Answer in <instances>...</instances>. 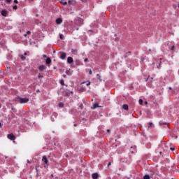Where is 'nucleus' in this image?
I'll return each mask as SVG.
<instances>
[{
  "label": "nucleus",
  "instance_id": "7c9ffc66",
  "mask_svg": "<svg viewBox=\"0 0 179 179\" xmlns=\"http://www.w3.org/2000/svg\"><path fill=\"white\" fill-rule=\"evenodd\" d=\"M87 86H90V82H88V83H87Z\"/></svg>",
  "mask_w": 179,
  "mask_h": 179
},
{
  "label": "nucleus",
  "instance_id": "ddd939ff",
  "mask_svg": "<svg viewBox=\"0 0 179 179\" xmlns=\"http://www.w3.org/2000/svg\"><path fill=\"white\" fill-rule=\"evenodd\" d=\"M97 107H99V104L94 103L93 106H92V109L95 110V108H97Z\"/></svg>",
  "mask_w": 179,
  "mask_h": 179
},
{
  "label": "nucleus",
  "instance_id": "79ce46f5",
  "mask_svg": "<svg viewBox=\"0 0 179 179\" xmlns=\"http://www.w3.org/2000/svg\"><path fill=\"white\" fill-rule=\"evenodd\" d=\"M1 104H0V108H1Z\"/></svg>",
  "mask_w": 179,
  "mask_h": 179
},
{
  "label": "nucleus",
  "instance_id": "9b49d317",
  "mask_svg": "<svg viewBox=\"0 0 179 179\" xmlns=\"http://www.w3.org/2000/svg\"><path fill=\"white\" fill-rule=\"evenodd\" d=\"M66 75H72V73H73V71L69 69L66 71Z\"/></svg>",
  "mask_w": 179,
  "mask_h": 179
},
{
  "label": "nucleus",
  "instance_id": "4be33fe9",
  "mask_svg": "<svg viewBox=\"0 0 179 179\" xmlns=\"http://www.w3.org/2000/svg\"><path fill=\"white\" fill-rule=\"evenodd\" d=\"M59 107H64V103H60L59 104Z\"/></svg>",
  "mask_w": 179,
  "mask_h": 179
},
{
  "label": "nucleus",
  "instance_id": "1a4fd4ad",
  "mask_svg": "<svg viewBox=\"0 0 179 179\" xmlns=\"http://www.w3.org/2000/svg\"><path fill=\"white\" fill-rule=\"evenodd\" d=\"M56 23H57V24H61V23H62V18H57L56 20Z\"/></svg>",
  "mask_w": 179,
  "mask_h": 179
},
{
  "label": "nucleus",
  "instance_id": "b1692460",
  "mask_svg": "<svg viewBox=\"0 0 179 179\" xmlns=\"http://www.w3.org/2000/svg\"><path fill=\"white\" fill-rule=\"evenodd\" d=\"M152 123H149L148 128H150L152 127Z\"/></svg>",
  "mask_w": 179,
  "mask_h": 179
},
{
  "label": "nucleus",
  "instance_id": "0eeeda50",
  "mask_svg": "<svg viewBox=\"0 0 179 179\" xmlns=\"http://www.w3.org/2000/svg\"><path fill=\"white\" fill-rule=\"evenodd\" d=\"M69 3L70 5H76V0H69Z\"/></svg>",
  "mask_w": 179,
  "mask_h": 179
},
{
  "label": "nucleus",
  "instance_id": "37998d69",
  "mask_svg": "<svg viewBox=\"0 0 179 179\" xmlns=\"http://www.w3.org/2000/svg\"><path fill=\"white\" fill-rule=\"evenodd\" d=\"M0 127H1V123H0Z\"/></svg>",
  "mask_w": 179,
  "mask_h": 179
},
{
  "label": "nucleus",
  "instance_id": "a19ab883",
  "mask_svg": "<svg viewBox=\"0 0 179 179\" xmlns=\"http://www.w3.org/2000/svg\"><path fill=\"white\" fill-rule=\"evenodd\" d=\"M145 104H148V102H147V101H145Z\"/></svg>",
  "mask_w": 179,
  "mask_h": 179
},
{
  "label": "nucleus",
  "instance_id": "f704fd0d",
  "mask_svg": "<svg viewBox=\"0 0 179 179\" xmlns=\"http://www.w3.org/2000/svg\"><path fill=\"white\" fill-rule=\"evenodd\" d=\"M27 34H30V31H28L27 32Z\"/></svg>",
  "mask_w": 179,
  "mask_h": 179
},
{
  "label": "nucleus",
  "instance_id": "58836bf2",
  "mask_svg": "<svg viewBox=\"0 0 179 179\" xmlns=\"http://www.w3.org/2000/svg\"><path fill=\"white\" fill-rule=\"evenodd\" d=\"M24 55H27V52H25V53L24 54Z\"/></svg>",
  "mask_w": 179,
  "mask_h": 179
},
{
  "label": "nucleus",
  "instance_id": "6ab92c4d",
  "mask_svg": "<svg viewBox=\"0 0 179 179\" xmlns=\"http://www.w3.org/2000/svg\"><path fill=\"white\" fill-rule=\"evenodd\" d=\"M60 84H61L62 86H64L65 85V83L64 82V80H62L60 81Z\"/></svg>",
  "mask_w": 179,
  "mask_h": 179
},
{
  "label": "nucleus",
  "instance_id": "a211bd4d",
  "mask_svg": "<svg viewBox=\"0 0 179 179\" xmlns=\"http://www.w3.org/2000/svg\"><path fill=\"white\" fill-rule=\"evenodd\" d=\"M60 3H62V5H64V6L67 5L68 3V2L66 1H60Z\"/></svg>",
  "mask_w": 179,
  "mask_h": 179
},
{
  "label": "nucleus",
  "instance_id": "f8f14e48",
  "mask_svg": "<svg viewBox=\"0 0 179 179\" xmlns=\"http://www.w3.org/2000/svg\"><path fill=\"white\" fill-rule=\"evenodd\" d=\"M1 15H2L3 16H6V15H8V12H7L6 10H3L1 11Z\"/></svg>",
  "mask_w": 179,
  "mask_h": 179
},
{
  "label": "nucleus",
  "instance_id": "412c9836",
  "mask_svg": "<svg viewBox=\"0 0 179 179\" xmlns=\"http://www.w3.org/2000/svg\"><path fill=\"white\" fill-rule=\"evenodd\" d=\"M59 37H60V39H61V40H64V34H59Z\"/></svg>",
  "mask_w": 179,
  "mask_h": 179
},
{
  "label": "nucleus",
  "instance_id": "7ed1b4c3",
  "mask_svg": "<svg viewBox=\"0 0 179 179\" xmlns=\"http://www.w3.org/2000/svg\"><path fill=\"white\" fill-rule=\"evenodd\" d=\"M8 139H10V141H15L16 139V136L13 135V134H10L7 136Z\"/></svg>",
  "mask_w": 179,
  "mask_h": 179
},
{
  "label": "nucleus",
  "instance_id": "473e14b6",
  "mask_svg": "<svg viewBox=\"0 0 179 179\" xmlns=\"http://www.w3.org/2000/svg\"><path fill=\"white\" fill-rule=\"evenodd\" d=\"M38 78H43V76H41V75H38Z\"/></svg>",
  "mask_w": 179,
  "mask_h": 179
},
{
  "label": "nucleus",
  "instance_id": "aec40b11",
  "mask_svg": "<svg viewBox=\"0 0 179 179\" xmlns=\"http://www.w3.org/2000/svg\"><path fill=\"white\" fill-rule=\"evenodd\" d=\"M138 103L141 106H142V104H143V100L139 99Z\"/></svg>",
  "mask_w": 179,
  "mask_h": 179
},
{
  "label": "nucleus",
  "instance_id": "bb28decb",
  "mask_svg": "<svg viewBox=\"0 0 179 179\" xmlns=\"http://www.w3.org/2000/svg\"><path fill=\"white\" fill-rule=\"evenodd\" d=\"M85 62H87V61H89V59H87V58H86V59H85Z\"/></svg>",
  "mask_w": 179,
  "mask_h": 179
},
{
  "label": "nucleus",
  "instance_id": "393cba45",
  "mask_svg": "<svg viewBox=\"0 0 179 179\" xmlns=\"http://www.w3.org/2000/svg\"><path fill=\"white\" fill-rule=\"evenodd\" d=\"M14 3H19V1H17V0H14Z\"/></svg>",
  "mask_w": 179,
  "mask_h": 179
},
{
  "label": "nucleus",
  "instance_id": "c9c22d12",
  "mask_svg": "<svg viewBox=\"0 0 179 179\" xmlns=\"http://www.w3.org/2000/svg\"><path fill=\"white\" fill-rule=\"evenodd\" d=\"M12 0H6L7 2H10Z\"/></svg>",
  "mask_w": 179,
  "mask_h": 179
},
{
  "label": "nucleus",
  "instance_id": "a878e982",
  "mask_svg": "<svg viewBox=\"0 0 179 179\" xmlns=\"http://www.w3.org/2000/svg\"><path fill=\"white\" fill-rule=\"evenodd\" d=\"M13 9H17V6H14Z\"/></svg>",
  "mask_w": 179,
  "mask_h": 179
},
{
  "label": "nucleus",
  "instance_id": "c85d7f7f",
  "mask_svg": "<svg viewBox=\"0 0 179 179\" xmlns=\"http://www.w3.org/2000/svg\"><path fill=\"white\" fill-rule=\"evenodd\" d=\"M110 166H111V162H109V163L108 164V167H110Z\"/></svg>",
  "mask_w": 179,
  "mask_h": 179
},
{
  "label": "nucleus",
  "instance_id": "ea45409f",
  "mask_svg": "<svg viewBox=\"0 0 179 179\" xmlns=\"http://www.w3.org/2000/svg\"><path fill=\"white\" fill-rule=\"evenodd\" d=\"M107 132H110V129H108V130H107Z\"/></svg>",
  "mask_w": 179,
  "mask_h": 179
},
{
  "label": "nucleus",
  "instance_id": "5701e85b",
  "mask_svg": "<svg viewBox=\"0 0 179 179\" xmlns=\"http://www.w3.org/2000/svg\"><path fill=\"white\" fill-rule=\"evenodd\" d=\"M92 73H93V72L92 71V70H90L89 75H92Z\"/></svg>",
  "mask_w": 179,
  "mask_h": 179
},
{
  "label": "nucleus",
  "instance_id": "e433bc0d",
  "mask_svg": "<svg viewBox=\"0 0 179 179\" xmlns=\"http://www.w3.org/2000/svg\"><path fill=\"white\" fill-rule=\"evenodd\" d=\"M24 36V37H27V34H25Z\"/></svg>",
  "mask_w": 179,
  "mask_h": 179
},
{
  "label": "nucleus",
  "instance_id": "f03ea898",
  "mask_svg": "<svg viewBox=\"0 0 179 179\" xmlns=\"http://www.w3.org/2000/svg\"><path fill=\"white\" fill-rule=\"evenodd\" d=\"M42 162L43 163H45V164H47V165H45L44 167H48V159H47V157L45 156H43V158H42Z\"/></svg>",
  "mask_w": 179,
  "mask_h": 179
},
{
  "label": "nucleus",
  "instance_id": "423d86ee",
  "mask_svg": "<svg viewBox=\"0 0 179 179\" xmlns=\"http://www.w3.org/2000/svg\"><path fill=\"white\" fill-rule=\"evenodd\" d=\"M61 59H65L66 58V53L62 52L60 56Z\"/></svg>",
  "mask_w": 179,
  "mask_h": 179
},
{
  "label": "nucleus",
  "instance_id": "4468645a",
  "mask_svg": "<svg viewBox=\"0 0 179 179\" xmlns=\"http://www.w3.org/2000/svg\"><path fill=\"white\" fill-rule=\"evenodd\" d=\"M98 177H99V174L98 173H94L92 175V178H94V179H96V178H98Z\"/></svg>",
  "mask_w": 179,
  "mask_h": 179
},
{
  "label": "nucleus",
  "instance_id": "cd10ccee",
  "mask_svg": "<svg viewBox=\"0 0 179 179\" xmlns=\"http://www.w3.org/2000/svg\"><path fill=\"white\" fill-rule=\"evenodd\" d=\"M73 51L74 54H78V51H76V50H73Z\"/></svg>",
  "mask_w": 179,
  "mask_h": 179
},
{
  "label": "nucleus",
  "instance_id": "2eb2a0df",
  "mask_svg": "<svg viewBox=\"0 0 179 179\" xmlns=\"http://www.w3.org/2000/svg\"><path fill=\"white\" fill-rule=\"evenodd\" d=\"M122 108H123L124 110H126L127 111H128V106H127V104H124V105L122 106Z\"/></svg>",
  "mask_w": 179,
  "mask_h": 179
},
{
  "label": "nucleus",
  "instance_id": "dca6fc26",
  "mask_svg": "<svg viewBox=\"0 0 179 179\" xmlns=\"http://www.w3.org/2000/svg\"><path fill=\"white\" fill-rule=\"evenodd\" d=\"M20 57L22 61H24V59H26V57L23 56V55H20Z\"/></svg>",
  "mask_w": 179,
  "mask_h": 179
},
{
  "label": "nucleus",
  "instance_id": "72a5a7b5",
  "mask_svg": "<svg viewBox=\"0 0 179 179\" xmlns=\"http://www.w3.org/2000/svg\"><path fill=\"white\" fill-rule=\"evenodd\" d=\"M171 50L174 51V46H172Z\"/></svg>",
  "mask_w": 179,
  "mask_h": 179
},
{
  "label": "nucleus",
  "instance_id": "20e7f679",
  "mask_svg": "<svg viewBox=\"0 0 179 179\" xmlns=\"http://www.w3.org/2000/svg\"><path fill=\"white\" fill-rule=\"evenodd\" d=\"M47 67H45L44 65H40L38 66V70L40 71V72H44V71H45Z\"/></svg>",
  "mask_w": 179,
  "mask_h": 179
},
{
  "label": "nucleus",
  "instance_id": "4c0bfd02",
  "mask_svg": "<svg viewBox=\"0 0 179 179\" xmlns=\"http://www.w3.org/2000/svg\"><path fill=\"white\" fill-rule=\"evenodd\" d=\"M171 150H174V148H171Z\"/></svg>",
  "mask_w": 179,
  "mask_h": 179
},
{
  "label": "nucleus",
  "instance_id": "c756f323",
  "mask_svg": "<svg viewBox=\"0 0 179 179\" xmlns=\"http://www.w3.org/2000/svg\"><path fill=\"white\" fill-rule=\"evenodd\" d=\"M96 76L99 78V79L100 80V74H97Z\"/></svg>",
  "mask_w": 179,
  "mask_h": 179
},
{
  "label": "nucleus",
  "instance_id": "f257e3e1",
  "mask_svg": "<svg viewBox=\"0 0 179 179\" xmlns=\"http://www.w3.org/2000/svg\"><path fill=\"white\" fill-rule=\"evenodd\" d=\"M17 101L18 103H20V104H23L24 103H29V98L18 97Z\"/></svg>",
  "mask_w": 179,
  "mask_h": 179
},
{
  "label": "nucleus",
  "instance_id": "39448f33",
  "mask_svg": "<svg viewBox=\"0 0 179 179\" xmlns=\"http://www.w3.org/2000/svg\"><path fill=\"white\" fill-rule=\"evenodd\" d=\"M65 96H71V94H73V92L69 91V90H66L64 92Z\"/></svg>",
  "mask_w": 179,
  "mask_h": 179
},
{
  "label": "nucleus",
  "instance_id": "2f4dec72",
  "mask_svg": "<svg viewBox=\"0 0 179 179\" xmlns=\"http://www.w3.org/2000/svg\"><path fill=\"white\" fill-rule=\"evenodd\" d=\"M43 58H47V55H43Z\"/></svg>",
  "mask_w": 179,
  "mask_h": 179
},
{
  "label": "nucleus",
  "instance_id": "9d476101",
  "mask_svg": "<svg viewBox=\"0 0 179 179\" xmlns=\"http://www.w3.org/2000/svg\"><path fill=\"white\" fill-rule=\"evenodd\" d=\"M45 64H47L48 65L51 64V58H50V57L46 58Z\"/></svg>",
  "mask_w": 179,
  "mask_h": 179
},
{
  "label": "nucleus",
  "instance_id": "6e6552de",
  "mask_svg": "<svg viewBox=\"0 0 179 179\" xmlns=\"http://www.w3.org/2000/svg\"><path fill=\"white\" fill-rule=\"evenodd\" d=\"M67 62H68L69 64H72V62H73V59L71 57H69L67 58Z\"/></svg>",
  "mask_w": 179,
  "mask_h": 179
},
{
  "label": "nucleus",
  "instance_id": "f3484780",
  "mask_svg": "<svg viewBox=\"0 0 179 179\" xmlns=\"http://www.w3.org/2000/svg\"><path fill=\"white\" fill-rule=\"evenodd\" d=\"M143 179H150V176H149V175H145L144 176Z\"/></svg>",
  "mask_w": 179,
  "mask_h": 179
}]
</instances>
